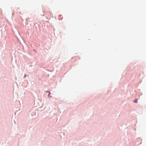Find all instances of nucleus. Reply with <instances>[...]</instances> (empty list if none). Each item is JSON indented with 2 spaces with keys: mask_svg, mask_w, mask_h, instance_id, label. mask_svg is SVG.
I'll list each match as a JSON object with an SVG mask.
<instances>
[{
  "mask_svg": "<svg viewBox=\"0 0 146 146\" xmlns=\"http://www.w3.org/2000/svg\"><path fill=\"white\" fill-rule=\"evenodd\" d=\"M137 100H135V103H137Z\"/></svg>",
  "mask_w": 146,
  "mask_h": 146,
  "instance_id": "nucleus-1",
  "label": "nucleus"
}]
</instances>
